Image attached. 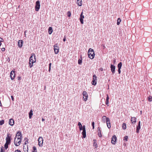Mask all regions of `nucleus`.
Instances as JSON below:
<instances>
[{"label": "nucleus", "mask_w": 152, "mask_h": 152, "mask_svg": "<svg viewBox=\"0 0 152 152\" xmlns=\"http://www.w3.org/2000/svg\"><path fill=\"white\" fill-rule=\"evenodd\" d=\"M36 61L34 54H32L31 56L30 57L29 60V65L30 68L33 66V63L36 62Z\"/></svg>", "instance_id": "nucleus-1"}, {"label": "nucleus", "mask_w": 152, "mask_h": 152, "mask_svg": "<svg viewBox=\"0 0 152 152\" xmlns=\"http://www.w3.org/2000/svg\"><path fill=\"white\" fill-rule=\"evenodd\" d=\"M121 21V19L120 18H118L117 20V24L118 25L120 24V23Z\"/></svg>", "instance_id": "nucleus-28"}, {"label": "nucleus", "mask_w": 152, "mask_h": 152, "mask_svg": "<svg viewBox=\"0 0 152 152\" xmlns=\"http://www.w3.org/2000/svg\"><path fill=\"white\" fill-rule=\"evenodd\" d=\"M26 141H25V144L26 145V144H27V143H28V140H27V138H25V140H26Z\"/></svg>", "instance_id": "nucleus-39"}, {"label": "nucleus", "mask_w": 152, "mask_h": 152, "mask_svg": "<svg viewBox=\"0 0 152 152\" xmlns=\"http://www.w3.org/2000/svg\"><path fill=\"white\" fill-rule=\"evenodd\" d=\"M113 61V63H115V60H114Z\"/></svg>", "instance_id": "nucleus-55"}, {"label": "nucleus", "mask_w": 152, "mask_h": 152, "mask_svg": "<svg viewBox=\"0 0 152 152\" xmlns=\"http://www.w3.org/2000/svg\"><path fill=\"white\" fill-rule=\"evenodd\" d=\"M102 71H103V69L102 68L100 69Z\"/></svg>", "instance_id": "nucleus-57"}, {"label": "nucleus", "mask_w": 152, "mask_h": 152, "mask_svg": "<svg viewBox=\"0 0 152 152\" xmlns=\"http://www.w3.org/2000/svg\"><path fill=\"white\" fill-rule=\"evenodd\" d=\"M22 139H19V140H18L16 138L14 139V143L15 145L18 146L20 145L21 143Z\"/></svg>", "instance_id": "nucleus-3"}, {"label": "nucleus", "mask_w": 152, "mask_h": 152, "mask_svg": "<svg viewBox=\"0 0 152 152\" xmlns=\"http://www.w3.org/2000/svg\"><path fill=\"white\" fill-rule=\"evenodd\" d=\"M148 100L149 102H151L152 101V96H149L148 97Z\"/></svg>", "instance_id": "nucleus-35"}, {"label": "nucleus", "mask_w": 152, "mask_h": 152, "mask_svg": "<svg viewBox=\"0 0 152 152\" xmlns=\"http://www.w3.org/2000/svg\"><path fill=\"white\" fill-rule=\"evenodd\" d=\"M5 50V49L4 48H1V51H4Z\"/></svg>", "instance_id": "nucleus-45"}, {"label": "nucleus", "mask_w": 152, "mask_h": 152, "mask_svg": "<svg viewBox=\"0 0 152 152\" xmlns=\"http://www.w3.org/2000/svg\"><path fill=\"white\" fill-rule=\"evenodd\" d=\"M23 42V40H20L18 41V46L19 48H21L22 46Z\"/></svg>", "instance_id": "nucleus-16"}, {"label": "nucleus", "mask_w": 152, "mask_h": 152, "mask_svg": "<svg viewBox=\"0 0 152 152\" xmlns=\"http://www.w3.org/2000/svg\"><path fill=\"white\" fill-rule=\"evenodd\" d=\"M83 132H82V134L83 135V138H85L86 137V133L85 128V126L84 125L83 126Z\"/></svg>", "instance_id": "nucleus-8"}, {"label": "nucleus", "mask_w": 152, "mask_h": 152, "mask_svg": "<svg viewBox=\"0 0 152 152\" xmlns=\"http://www.w3.org/2000/svg\"><path fill=\"white\" fill-rule=\"evenodd\" d=\"M110 68L112 72V75H113L115 73V66L114 65L111 64Z\"/></svg>", "instance_id": "nucleus-9"}, {"label": "nucleus", "mask_w": 152, "mask_h": 152, "mask_svg": "<svg viewBox=\"0 0 152 152\" xmlns=\"http://www.w3.org/2000/svg\"><path fill=\"white\" fill-rule=\"evenodd\" d=\"M140 129V126H137V128H136V132L137 133H139V130Z\"/></svg>", "instance_id": "nucleus-27"}, {"label": "nucleus", "mask_w": 152, "mask_h": 152, "mask_svg": "<svg viewBox=\"0 0 152 152\" xmlns=\"http://www.w3.org/2000/svg\"><path fill=\"white\" fill-rule=\"evenodd\" d=\"M118 73L119 74H120L121 73V69H118Z\"/></svg>", "instance_id": "nucleus-47"}, {"label": "nucleus", "mask_w": 152, "mask_h": 152, "mask_svg": "<svg viewBox=\"0 0 152 152\" xmlns=\"http://www.w3.org/2000/svg\"><path fill=\"white\" fill-rule=\"evenodd\" d=\"M40 2H39V10L40 8Z\"/></svg>", "instance_id": "nucleus-52"}, {"label": "nucleus", "mask_w": 152, "mask_h": 152, "mask_svg": "<svg viewBox=\"0 0 152 152\" xmlns=\"http://www.w3.org/2000/svg\"><path fill=\"white\" fill-rule=\"evenodd\" d=\"M43 143V138L41 137H39V146L40 147H42V146Z\"/></svg>", "instance_id": "nucleus-12"}, {"label": "nucleus", "mask_w": 152, "mask_h": 152, "mask_svg": "<svg viewBox=\"0 0 152 152\" xmlns=\"http://www.w3.org/2000/svg\"><path fill=\"white\" fill-rule=\"evenodd\" d=\"M11 98L12 100L13 101H14V98L13 96H11Z\"/></svg>", "instance_id": "nucleus-48"}, {"label": "nucleus", "mask_w": 152, "mask_h": 152, "mask_svg": "<svg viewBox=\"0 0 152 152\" xmlns=\"http://www.w3.org/2000/svg\"><path fill=\"white\" fill-rule=\"evenodd\" d=\"M102 121L103 123H105L110 121V119L108 118H107L105 116H103L102 120Z\"/></svg>", "instance_id": "nucleus-6"}, {"label": "nucleus", "mask_w": 152, "mask_h": 152, "mask_svg": "<svg viewBox=\"0 0 152 152\" xmlns=\"http://www.w3.org/2000/svg\"><path fill=\"white\" fill-rule=\"evenodd\" d=\"M98 132V136L99 137H102V135L101 134V132L100 130V128L99 127H98L97 128Z\"/></svg>", "instance_id": "nucleus-18"}, {"label": "nucleus", "mask_w": 152, "mask_h": 152, "mask_svg": "<svg viewBox=\"0 0 152 152\" xmlns=\"http://www.w3.org/2000/svg\"><path fill=\"white\" fill-rule=\"evenodd\" d=\"M131 121L132 123H135L136 122V118L134 117L132 118Z\"/></svg>", "instance_id": "nucleus-25"}, {"label": "nucleus", "mask_w": 152, "mask_h": 152, "mask_svg": "<svg viewBox=\"0 0 152 152\" xmlns=\"http://www.w3.org/2000/svg\"><path fill=\"white\" fill-rule=\"evenodd\" d=\"M117 138L115 135H113L111 139V143L112 144H115L116 142Z\"/></svg>", "instance_id": "nucleus-10"}, {"label": "nucleus", "mask_w": 152, "mask_h": 152, "mask_svg": "<svg viewBox=\"0 0 152 152\" xmlns=\"http://www.w3.org/2000/svg\"><path fill=\"white\" fill-rule=\"evenodd\" d=\"M15 138H16L18 140H19V139H22V134L20 131H18Z\"/></svg>", "instance_id": "nucleus-4"}, {"label": "nucleus", "mask_w": 152, "mask_h": 152, "mask_svg": "<svg viewBox=\"0 0 152 152\" xmlns=\"http://www.w3.org/2000/svg\"><path fill=\"white\" fill-rule=\"evenodd\" d=\"M1 42H0V46H1Z\"/></svg>", "instance_id": "nucleus-58"}, {"label": "nucleus", "mask_w": 152, "mask_h": 152, "mask_svg": "<svg viewBox=\"0 0 152 152\" xmlns=\"http://www.w3.org/2000/svg\"><path fill=\"white\" fill-rule=\"evenodd\" d=\"M78 5L81 6L82 5V1L81 0H77Z\"/></svg>", "instance_id": "nucleus-26"}, {"label": "nucleus", "mask_w": 152, "mask_h": 152, "mask_svg": "<svg viewBox=\"0 0 152 152\" xmlns=\"http://www.w3.org/2000/svg\"><path fill=\"white\" fill-rule=\"evenodd\" d=\"M109 98L108 96V95L107 94V97H106V104L107 105H108L109 104Z\"/></svg>", "instance_id": "nucleus-22"}, {"label": "nucleus", "mask_w": 152, "mask_h": 152, "mask_svg": "<svg viewBox=\"0 0 152 152\" xmlns=\"http://www.w3.org/2000/svg\"><path fill=\"white\" fill-rule=\"evenodd\" d=\"M23 150L25 152H28V147L27 146V148H25V146H23Z\"/></svg>", "instance_id": "nucleus-31"}, {"label": "nucleus", "mask_w": 152, "mask_h": 152, "mask_svg": "<svg viewBox=\"0 0 152 152\" xmlns=\"http://www.w3.org/2000/svg\"><path fill=\"white\" fill-rule=\"evenodd\" d=\"M20 78H21V77H18V80H20V79H20Z\"/></svg>", "instance_id": "nucleus-54"}, {"label": "nucleus", "mask_w": 152, "mask_h": 152, "mask_svg": "<svg viewBox=\"0 0 152 152\" xmlns=\"http://www.w3.org/2000/svg\"><path fill=\"white\" fill-rule=\"evenodd\" d=\"M3 41V39L1 38L0 37V42Z\"/></svg>", "instance_id": "nucleus-42"}, {"label": "nucleus", "mask_w": 152, "mask_h": 152, "mask_svg": "<svg viewBox=\"0 0 152 152\" xmlns=\"http://www.w3.org/2000/svg\"><path fill=\"white\" fill-rule=\"evenodd\" d=\"M9 124L10 126H13L14 124V120L12 119H10L9 122Z\"/></svg>", "instance_id": "nucleus-17"}, {"label": "nucleus", "mask_w": 152, "mask_h": 152, "mask_svg": "<svg viewBox=\"0 0 152 152\" xmlns=\"http://www.w3.org/2000/svg\"><path fill=\"white\" fill-rule=\"evenodd\" d=\"M48 30V34H51L53 32L52 28L51 27H49Z\"/></svg>", "instance_id": "nucleus-19"}, {"label": "nucleus", "mask_w": 152, "mask_h": 152, "mask_svg": "<svg viewBox=\"0 0 152 152\" xmlns=\"http://www.w3.org/2000/svg\"><path fill=\"white\" fill-rule=\"evenodd\" d=\"M83 98L85 101H86L88 98V95L87 93L85 91H83Z\"/></svg>", "instance_id": "nucleus-11"}, {"label": "nucleus", "mask_w": 152, "mask_h": 152, "mask_svg": "<svg viewBox=\"0 0 152 152\" xmlns=\"http://www.w3.org/2000/svg\"><path fill=\"white\" fill-rule=\"evenodd\" d=\"M78 125L79 126L80 130H82V129H83V126H82L80 122H79L78 123Z\"/></svg>", "instance_id": "nucleus-20"}, {"label": "nucleus", "mask_w": 152, "mask_h": 152, "mask_svg": "<svg viewBox=\"0 0 152 152\" xmlns=\"http://www.w3.org/2000/svg\"><path fill=\"white\" fill-rule=\"evenodd\" d=\"M11 135L10 134H8L7 135V137H6V142L7 143H8V144H10L11 142Z\"/></svg>", "instance_id": "nucleus-5"}, {"label": "nucleus", "mask_w": 152, "mask_h": 152, "mask_svg": "<svg viewBox=\"0 0 152 152\" xmlns=\"http://www.w3.org/2000/svg\"><path fill=\"white\" fill-rule=\"evenodd\" d=\"M67 16L68 17H70V16L71 15V12L70 11H68L67 12Z\"/></svg>", "instance_id": "nucleus-36"}, {"label": "nucleus", "mask_w": 152, "mask_h": 152, "mask_svg": "<svg viewBox=\"0 0 152 152\" xmlns=\"http://www.w3.org/2000/svg\"><path fill=\"white\" fill-rule=\"evenodd\" d=\"M32 152H37V150L35 147L34 146L33 148Z\"/></svg>", "instance_id": "nucleus-32"}, {"label": "nucleus", "mask_w": 152, "mask_h": 152, "mask_svg": "<svg viewBox=\"0 0 152 152\" xmlns=\"http://www.w3.org/2000/svg\"><path fill=\"white\" fill-rule=\"evenodd\" d=\"M51 65V63H50L49 64V72L50 71V70Z\"/></svg>", "instance_id": "nucleus-40"}, {"label": "nucleus", "mask_w": 152, "mask_h": 152, "mask_svg": "<svg viewBox=\"0 0 152 152\" xmlns=\"http://www.w3.org/2000/svg\"><path fill=\"white\" fill-rule=\"evenodd\" d=\"M10 144L8 143H6L4 145V148L6 149H7L8 148V145Z\"/></svg>", "instance_id": "nucleus-33"}, {"label": "nucleus", "mask_w": 152, "mask_h": 152, "mask_svg": "<svg viewBox=\"0 0 152 152\" xmlns=\"http://www.w3.org/2000/svg\"><path fill=\"white\" fill-rule=\"evenodd\" d=\"M92 126L93 127V129H94V122H92Z\"/></svg>", "instance_id": "nucleus-38"}, {"label": "nucleus", "mask_w": 152, "mask_h": 152, "mask_svg": "<svg viewBox=\"0 0 152 152\" xmlns=\"http://www.w3.org/2000/svg\"><path fill=\"white\" fill-rule=\"evenodd\" d=\"M4 120H2L1 121H0V125H3L4 123Z\"/></svg>", "instance_id": "nucleus-34"}, {"label": "nucleus", "mask_w": 152, "mask_h": 152, "mask_svg": "<svg viewBox=\"0 0 152 152\" xmlns=\"http://www.w3.org/2000/svg\"><path fill=\"white\" fill-rule=\"evenodd\" d=\"M0 106L1 107L2 106V104L1 103V100H0Z\"/></svg>", "instance_id": "nucleus-53"}, {"label": "nucleus", "mask_w": 152, "mask_h": 152, "mask_svg": "<svg viewBox=\"0 0 152 152\" xmlns=\"http://www.w3.org/2000/svg\"><path fill=\"white\" fill-rule=\"evenodd\" d=\"M128 137L126 136L124 137V140H125L126 141H128Z\"/></svg>", "instance_id": "nucleus-37"}, {"label": "nucleus", "mask_w": 152, "mask_h": 152, "mask_svg": "<svg viewBox=\"0 0 152 152\" xmlns=\"http://www.w3.org/2000/svg\"><path fill=\"white\" fill-rule=\"evenodd\" d=\"M122 128L124 130H125L126 129V124L125 123H123L122 124Z\"/></svg>", "instance_id": "nucleus-24"}, {"label": "nucleus", "mask_w": 152, "mask_h": 152, "mask_svg": "<svg viewBox=\"0 0 152 152\" xmlns=\"http://www.w3.org/2000/svg\"><path fill=\"white\" fill-rule=\"evenodd\" d=\"M82 63V57H81L78 60V64H81Z\"/></svg>", "instance_id": "nucleus-29"}, {"label": "nucleus", "mask_w": 152, "mask_h": 152, "mask_svg": "<svg viewBox=\"0 0 152 152\" xmlns=\"http://www.w3.org/2000/svg\"><path fill=\"white\" fill-rule=\"evenodd\" d=\"M106 123L108 128H110L111 127L110 121L109 122H106Z\"/></svg>", "instance_id": "nucleus-30"}, {"label": "nucleus", "mask_w": 152, "mask_h": 152, "mask_svg": "<svg viewBox=\"0 0 152 152\" xmlns=\"http://www.w3.org/2000/svg\"><path fill=\"white\" fill-rule=\"evenodd\" d=\"M97 77L96 75H94L93 76V80L92 81V84L93 85L95 86L96 84V80Z\"/></svg>", "instance_id": "nucleus-7"}, {"label": "nucleus", "mask_w": 152, "mask_h": 152, "mask_svg": "<svg viewBox=\"0 0 152 152\" xmlns=\"http://www.w3.org/2000/svg\"><path fill=\"white\" fill-rule=\"evenodd\" d=\"M66 40V36H65L64 37V38L63 39V40L64 42H65Z\"/></svg>", "instance_id": "nucleus-46"}, {"label": "nucleus", "mask_w": 152, "mask_h": 152, "mask_svg": "<svg viewBox=\"0 0 152 152\" xmlns=\"http://www.w3.org/2000/svg\"><path fill=\"white\" fill-rule=\"evenodd\" d=\"M88 54L89 58L91 59H93L95 56V54L94 50L91 48H89L88 50Z\"/></svg>", "instance_id": "nucleus-2"}, {"label": "nucleus", "mask_w": 152, "mask_h": 152, "mask_svg": "<svg viewBox=\"0 0 152 152\" xmlns=\"http://www.w3.org/2000/svg\"><path fill=\"white\" fill-rule=\"evenodd\" d=\"M15 152H21V151L20 150L17 149L15 150Z\"/></svg>", "instance_id": "nucleus-43"}, {"label": "nucleus", "mask_w": 152, "mask_h": 152, "mask_svg": "<svg viewBox=\"0 0 152 152\" xmlns=\"http://www.w3.org/2000/svg\"><path fill=\"white\" fill-rule=\"evenodd\" d=\"M122 63L120 62L118 65V69H121L122 66Z\"/></svg>", "instance_id": "nucleus-23"}, {"label": "nucleus", "mask_w": 152, "mask_h": 152, "mask_svg": "<svg viewBox=\"0 0 152 152\" xmlns=\"http://www.w3.org/2000/svg\"><path fill=\"white\" fill-rule=\"evenodd\" d=\"M28 114H33V111L32 110H31L29 113Z\"/></svg>", "instance_id": "nucleus-44"}, {"label": "nucleus", "mask_w": 152, "mask_h": 152, "mask_svg": "<svg viewBox=\"0 0 152 152\" xmlns=\"http://www.w3.org/2000/svg\"><path fill=\"white\" fill-rule=\"evenodd\" d=\"M84 18V16L83 15V12H82L81 13V14L80 15V23L82 24H83V19Z\"/></svg>", "instance_id": "nucleus-15"}, {"label": "nucleus", "mask_w": 152, "mask_h": 152, "mask_svg": "<svg viewBox=\"0 0 152 152\" xmlns=\"http://www.w3.org/2000/svg\"><path fill=\"white\" fill-rule=\"evenodd\" d=\"M15 71L13 70H12L10 73V77L12 80H13L15 77Z\"/></svg>", "instance_id": "nucleus-14"}, {"label": "nucleus", "mask_w": 152, "mask_h": 152, "mask_svg": "<svg viewBox=\"0 0 152 152\" xmlns=\"http://www.w3.org/2000/svg\"><path fill=\"white\" fill-rule=\"evenodd\" d=\"M42 121H45V119H44L42 118Z\"/></svg>", "instance_id": "nucleus-56"}, {"label": "nucleus", "mask_w": 152, "mask_h": 152, "mask_svg": "<svg viewBox=\"0 0 152 152\" xmlns=\"http://www.w3.org/2000/svg\"><path fill=\"white\" fill-rule=\"evenodd\" d=\"M33 115H29V118L30 119L31 118V117H32V116Z\"/></svg>", "instance_id": "nucleus-49"}, {"label": "nucleus", "mask_w": 152, "mask_h": 152, "mask_svg": "<svg viewBox=\"0 0 152 152\" xmlns=\"http://www.w3.org/2000/svg\"><path fill=\"white\" fill-rule=\"evenodd\" d=\"M54 51L56 54H57L59 52V47L57 46H56L55 45L54 46Z\"/></svg>", "instance_id": "nucleus-13"}, {"label": "nucleus", "mask_w": 152, "mask_h": 152, "mask_svg": "<svg viewBox=\"0 0 152 152\" xmlns=\"http://www.w3.org/2000/svg\"><path fill=\"white\" fill-rule=\"evenodd\" d=\"M138 126H140V121H139L138 122Z\"/></svg>", "instance_id": "nucleus-51"}, {"label": "nucleus", "mask_w": 152, "mask_h": 152, "mask_svg": "<svg viewBox=\"0 0 152 152\" xmlns=\"http://www.w3.org/2000/svg\"><path fill=\"white\" fill-rule=\"evenodd\" d=\"M35 9L36 11H38V1H36Z\"/></svg>", "instance_id": "nucleus-21"}, {"label": "nucleus", "mask_w": 152, "mask_h": 152, "mask_svg": "<svg viewBox=\"0 0 152 152\" xmlns=\"http://www.w3.org/2000/svg\"><path fill=\"white\" fill-rule=\"evenodd\" d=\"M0 152H4V151L3 150L2 148L1 149Z\"/></svg>", "instance_id": "nucleus-50"}, {"label": "nucleus", "mask_w": 152, "mask_h": 152, "mask_svg": "<svg viewBox=\"0 0 152 152\" xmlns=\"http://www.w3.org/2000/svg\"><path fill=\"white\" fill-rule=\"evenodd\" d=\"M94 145L95 146V148H97V144L95 142L94 143Z\"/></svg>", "instance_id": "nucleus-41"}]
</instances>
